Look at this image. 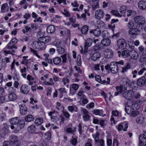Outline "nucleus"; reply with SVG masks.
Masks as SVG:
<instances>
[{"instance_id": "nucleus-1", "label": "nucleus", "mask_w": 146, "mask_h": 146, "mask_svg": "<svg viewBox=\"0 0 146 146\" xmlns=\"http://www.w3.org/2000/svg\"><path fill=\"white\" fill-rule=\"evenodd\" d=\"M121 81L123 84V85L124 86L121 85L119 86H116V88L117 92L115 93V96H117L119 94H121L122 93L123 91L125 90H127V88L125 86L132 88L134 86L135 83V81H130L127 78H123Z\"/></svg>"}, {"instance_id": "nucleus-2", "label": "nucleus", "mask_w": 146, "mask_h": 146, "mask_svg": "<svg viewBox=\"0 0 146 146\" xmlns=\"http://www.w3.org/2000/svg\"><path fill=\"white\" fill-rule=\"evenodd\" d=\"M134 21L135 22L136 27L142 29L144 25L146 23L145 19L142 16H137L134 18Z\"/></svg>"}, {"instance_id": "nucleus-3", "label": "nucleus", "mask_w": 146, "mask_h": 146, "mask_svg": "<svg viewBox=\"0 0 146 146\" xmlns=\"http://www.w3.org/2000/svg\"><path fill=\"white\" fill-rule=\"evenodd\" d=\"M125 90L123 91L122 96L127 100L132 99L134 96V92L132 90Z\"/></svg>"}, {"instance_id": "nucleus-4", "label": "nucleus", "mask_w": 146, "mask_h": 146, "mask_svg": "<svg viewBox=\"0 0 146 146\" xmlns=\"http://www.w3.org/2000/svg\"><path fill=\"white\" fill-rule=\"evenodd\" d=\"M118 66L117 63L115 62H112L110 65V69L111 72L113 74H116L118 71Z\"/></svg>"}, {"instance_id": "nucleus-5", "label": "nucleus", "mask_w": 146, "mask_h": 146, "mask_svg": "<svg viewBox=\"0 0 146 146\" xmlns=\"http://www.w3.org/2000/svg\"><path fill=\"white\" fill-rule=\"evenodd\" d=\"M105 15L104 11L101 9L96 10L95 13V18L97 19H100L103 18Z\"/></svg>"}, {"instance_id": "nucleus-6", "label": "nucleus", "mask_w": 146, "mask_h": 146, "mask_svg": "<svg viewBox=\"0 0 146 146\" xmlns=\"http://www.w3.org/2000/svg\"><path fill=\"white\" fill-rule=\"evenodd\" d=\"M140 29L136 27V26L134 27L129 29L128 31V33L129 34L133 35H139L140 30Z\"/></svg>"}, {"instance_id": "nucleus-7", "label": "nucleus", "mask_w": 146, "mask_h": 146, "mask_svg": "<svg viewBox=\"0 0 146 146\" xmlns=\"http://www.w3.org/2000/svg\"><path fill=\"white\" fill-rule=\"evenodd\" d=\"M30 90V88L26 84H22L20 88L21 92L24 94H28Z\"/></svg>"}, {"instance_id": "nucleus-8", "label": "nucleus", "mask_w": 146, "mask_h": 146, "mask_svg": "<svg viewBox=\"0 0 146 146\" xmlns=\"http://www.w3.org/2000/svg\"><path fill=\"white\" fill-rule=\"evenodd\" d=\"M127 45L126 40L124 39H119L117 42V46L119 49L124 48Z\"/></svg>"}, {"instance_id": "nucleus-9", "label": "nucleus", "mask_w": 146, "mask_h": 146, "mask_svg": "<svg viewBox=\"0 0 146 146\" xmlns=\"http://www.w3.org/2000/svg\"><path fill=\"white\" fill-rule=\"evenodd\" d=\"M139 144L140 146L146 145V136L145 134H142L140 135Z\"/></svg>"}, {"instance_id": "nucleus-10", "label": "nucleus", "mask_w": 146, "mask_h": 146, "mask_svg": "<svg viewBox=\"0 0 146 146\" xmlns=\"http://www.w3.org/2000/svg\"><path fill=\"white\" fill-rule=\"evenodd\" d=\"M139 52L143 55L141 57V59L139 60L140 62H142L144 61L145 56L144 55L146 54V48H145L142 46H140L139 48Z\"/></svg>"}, {"instance_id": "nucleus-11", "label": "nucleus", "mask_w": 146, "mask_h": 146, "mask_svg": "<svg viewBox=\"0 0 146 146\" xmlns=\"http://www.w3.org/2000/svg\"><path fill=\"white\" fill-rule=\"evenodd\" d=\"M92 42L93 40L91 38H88L86 40L84 46V52L83 53V51H81V53H85L87 51L88 49V47L91 46Z\"/></svg>"}, {"instance_id": "nucleus-12", "label": "nucleus", "mask_w": 146, "mask_h": 146, "mask_svg": "<svg viewBox=\"0 0 146 146\" xmlns=\"http://www.w3.org/2000/svg\"><path fill=\"white\" fill-rule=\"evenodd\" d=\"M79 86L78 84H73L71 85V87L70 88V94L72 95L76 92V90L78 89Z\"/></svg>"}, {"instance_id": "nucleus-13", "label": "nucleus", "mask_w": 146, "mask_h": 146, "mask_svg": "<svg viewBox=\"0 0 146 146\" xmlns=\"http://www.w3.org/2000/svg\"><path fill=\"white\" fill-rule=\"evenodd\" d=\"M104 54L106 57L110 58L113 56V52L111 49H107L105 50Z\"/></svg>"}, {"instance_id": "nucleus-14", "label": "nucleus", "mask_w": 146, "mask_h": 146, "mask_svg": "<svg viewBox=\"0 0 146 146\" xmlns=\"http://www.w3.org/2000/svg\"><path fill=\"white\" fill-rule=\"evenodd\" d=\"M145 77L143 76L138 79L137 80V85L139 86H142L146 85Z\"/></svg>"}, {"instance_id": "nucleus-15", "label": "nucleus", "mask_w": 146, "mask_h": 146, "mask_svg": "<svg viewBox=\"0 0 146 146\" xmlns=\"http://www.w3.org/2000/svg\"><path fill=\"white\" fill-rule=\"evenodd\" d=\"M20 113L22 115L26 114L27 112V109L25 105L23 104L19 105Z\"/></svg>"}, {"instance_id": "nucleus-16", "label": "nucleus", "mask_w": 146, "mask_h": 146, "mask_svg": "<svg viewBox=\"0 0 146 146\" xmlns=\"http://www.w3.org/2000/svg\"><path fill=\"white\" fill-rule=\"evenodd\" d=\"M118 56L119 57H120L121 55L124 58L130 56V55L129 51L126 49L123 50L121 52L119 51L118 52Z\"/></svg>"}, {"instance_id": "nucleus-17", "label": "nucleus", "mask_w": 146, "mask_h": 146, "mask_svg": "<svg viewBox=\"0 0 146 146\" xmlns=\"http://www.w3.org/2000/svg\"><path fill=\"white\" fill-rule=\"evenodd\" d=\"M17 128L16 129L17 132L19 131V130L23 128L25 126V121L23 120H19L17 124Z\"/></svg>"}, {"instance_id": "nucleus-18", "label": "nucleus", "mask_w": 146, "mask_h": 146, "mask_svg": "<svg viewBox=\"0 0 146 146\" xmlns=\"http://www.w3.org/2000/svg\"><path fill=\"white\" fill-rule=\"evenodd\" d=\"M130 56L131 58L134 60H136L139 57L138 53L135 50H133L130 51Z\"/></svg>"}, {"instance_id": "nucleus-19", "label": "nucleus", "mask_w": 146, "mask_h": 146, "mask_svg": "<svg viewBox=\"0 0 146 146\" xmlns=\"http://www.w3.org/2000/svg\"><path fill=\"white\" fill-rule=\"evenodd\" d=\"M138 8L142 10L146 9V1H139L137 4Z\"/></svg>"}, {"instance_id": "nucleus-20", "label": "nucleus", "mask_w": 146, "mask_h": 146, "mask_svg": "<svg viewBox=\"0 0 146 146\" xmlns=\"http://www.w3.org/2000/svg\"><path fill=\"white\" fill-rule=\"evenodd\" d=\"M102 44L104 46H108L110 45L111 43V41L109 39L104 38L101 41Z\"/></svg>"}, {"instance_id": "nucleus-21", "label": "nucleus", "mask_w": 146, "mask_h": 146, "mask_svg": "<svg viewBox=\"0 0 146 146\" xmlns=\"http://www.w3.org/2000/svg\"><path fill=\"white\" fill-rule=\"evenodd\" d=\"M101 56L100 54L98 52L94 53L91 56V59L93 61H95L99 58Z\"/></svg>"}, {"instance_id": "nucleus-22", "label": "nucleus", "mask_w": 146, "mask_h": 146, "mask_svg": "<svg viewBox=\"0 0 146 146\" xmlns=\"http://www.w3.org/2000/svg\"><path fill=\"white\" fill-rule=\"evenodd\" d=\"M90 33L93 34L96 36H100L101 31L99 29H96L94 30H92L90 31Z\"/></svg>"}, {"instance_id": "nucleus-23", "label": "nucleus", "mask_w": 146, "mask_h": 146, "mask_svg": "<svg viewBox=\"0 0 146 146\" xmlns=\"http://www.w3.org/2000/svg\"><path fill=\"white\" fill-rule=\"evenodd\" d=\"M1 12L2 13L6 12L9 11V7L7 3L3 4L1 6Z\"/></svg>"}, {"instance_id": "nucleus-24", "label": "nucleus", "mask_w": 146, "mask_h": 146, "mask_svg": "<svg viewBox=\"0 0 146 146\" xmlns=\"http://www.w3.org/2000/svg\"><path fill=\"white\" fill-rule=\"evenodd\" d=\"M62 59L61 57L56 56L53 58L52 61L54 64L55 65H58L61 62Z\"/></svg>"}, {"instance_id": "nucleus-25", "label": "nucleus", "mask_w": 146, "mask_h": 146, "mask_svg": "<svg viewBox=\"0 0 146 146\" xmlns=\"http://www.w3.org/2000/svg\"><path fill=\"white\" fill-rule=\"evenodd\" d=\"M8 98L9 101H14L17 99V96L14 93L10 94L8 96Z\"/></svg>"}, {"instance_id": "nucleus-26", "label": "nucleus", "mask_w": 146, "mask_h": 146, "mask_svg": "<svg viewBox=\"0 0 146 146\" xmlns=\"http://www.w3.org/2000/svg\"><path fill=\"white\" fill-rule=\"evenodd\" d=\"M55 31V27L53 25H51L48 26L47 29L46 31L48 33H53Z\"/></svg>"}, {"instance_id": "nucleus-27", "label": "nucleus", "mask_w": 146, "mask_h": 146, "mask_svg": "<svg viewBox=\"0 0 146 146\" xmlns=\"http://www.w3.org/2000/svg\"><path fill=\"white\" fill-rule=\"evenodd\" d=\"M126 25L127 27L130 29H131L135 26V23L132 20L129 21Z\"/></svg>"}, {"instance_id": "nucleus-28", "label": "nucleus", "mask_w": 146, "mask_h": 146, "mask_svg": "<svg viewBox=\"0 0 146 146\" xmlns=\"http://www.w3.org/2000/svg\"><path fill=\"white\" fill-rule=\"evenodd\" d=\"M33 116L31 115H28L26 116L25 117V120L27 122H31L34 119Z\"/></svg>"}, {"instance_id": "nucleus-29", "label": "nucleus", "mask_w": 146, "mask_h": 146, "mask_svg": "<svg viewBox=\"0 0 146 146\" xmlns=\"http://www.w3.org/2000/svg\"><path fill=\"white\" fill-rule=\"evenodd\" d=\"M88 30V27L87 26H83L81 30L82 33L84 35H85L87 33Z\"/></svg>"}, {"instance_id": "nucleus-30", "label": "nucleus", "mask_w": 146, "mask_h": 146, "mask_svg": "<svg viewBox=\"0 0 146 146\" xmlns=\"http://www.w3.org/2000/svg\"><path fill=\"white\" fill-rule=\"evenodd\" d=\"M76 127H74L73 129L71 127H68L66 129V131L67 133H71L73 134H74V132L76 131Z\"/></svg>"}, {"instance_id": "nucleus-31", "label": "nucleus", "mask_w": 146, "mask_h": 146, "mask_svg": "<svg viewBox=\"0 0 146 146\" xmlns=\"http://www.w3.org/2000/svg\"><path fill=\"white\" fill-rule=\"evenodd\" d=\"M19 120L18 119L17 117H15L11 119L10 120V122L12 125H16Z\"/></svg>"}, {"instance_id": "nucleus-32", "label": "nucleus", "mask_w": 146, "mask_h": 146, "mask_svg": "<svg viewBox=\"0 0 146 146\" xmlns=\"http://www.w3.org/2000/svg\"><path fill=\"white\" fill-rule=\"evenodd\" d=\"M43 122V119L42 117L36 119L35 121V124L36 126L41 125Z\"/></svg>"}, {"instance_id": "nucleus-33", "label": "nucleus", "mask_w": 146, "mask_h": 146, "mask_svg": "<svg viewBox=\"0 0 146 146\" xmlns=\"http://www.w3.org/2000/svg\"><path fill=\"white\" fill-rule=\"evenodd\" d=\"M32 47L33 48L36 49L41 47L40 45V43L38 41H35L33 43Z\"/></svg>"}, {"instance_id": "nucleus-34", "label": "nucleus", "mask_w": 146, "mask_h": 146, "mask_svg": "<svg viewBox=\"0 0 146 146\" xmlns=\"http://www.w3.org/2000/svg\"><path fill=\"white\" fill-rule=\"evenodd\" d=\"M140 114L139 111L137 110H135L133 109H132V110L131 113V116L133 117H136Z\"/></svg>"}, {"instance_id": "nucleus-35", "label": "nucleus", "mask_w": 146, "mask_h": 146, "mask_svg": "<svg viewBox=\"0 0 146 146\" xmlns=\"http://www.w3.org/2000/svg\"><path fill=\"white\" fill-rule=\"evenodd\" d=\"M98 29L102 28L104 27L105 25V24L104 22L101 20H99L98 21Z\"/></svg>"}, {"instance_id": "nucleus-36", "label": "nucleus", "mask_w": 146, "mask_h": 146, "mask_svg": "<svg viewBox=\"0 0 146 146\" xmlns=\"http://www.w3.org/2000/svg\"><path fill=\"white\" fill-rule=\"evenodd\" d=\"M125 110L128 114H129L131 113L132 110L131 107L129 106L128 105H126L125 108Z\"/></svg>"}, {"instance_id": "nucleus-37", "label": "nucleus", "mask_w": 146, "mask_h": 146, "mask_svg": "<svg viewBox=\"0 0 146 146\" xmlns=\"http://www.w3.org/2000/svg\"><path fill=\"white\" fill-rule=\"evenodd\" d=\"M68 109L69 111L72 112L73 111L75 112L77 111V108L76 106H68Z\"/></svg>"}, {"instance_id": "nucleus-38", "label": "nucleus", "mask_w": 146, "mask_h": 146, "mask_svg": "<svg viewBox=\"0 0 146 146\" xmlns=\"http://www.w3.org/2000/svg\"><path fill=\"white\" fill-rule=\"evenodd\" d=\"M144 118L142 117H138L136 119L137 122L139 124H141L143 123Z\"/></svg>"}, {"instance_id": "nucleus-39", "label": "nucleus", "mask_w": 146, "mask_h": 146, "mask_svg": "<svg viewBox=\"0 0 146 146\" xmlns=\"http://www.w3.org/2000/svg\"><path fill=\"white\" fill-rule=\"evenodd\" d=\"M103 111L102 110H95L93 111V113L96 115H101L103 113Z\"/></svg>"}, {"instance_id": "nucleus-40", "label": "nucleus", "mask_w": 146, "mask_h": 146, "mask_svg": "<svg viewBox=\"0 0 146 146\" xmlns=\"http://www.w3.org/2000/svg\"><path fill=\"white\" fill-rule=\"evenodd\" d=\"M102 35L104 38H108L109 36V33L107 31H104L102 33Z\"/></svg>"}, {"instance_id": "nucleus-41", "label": "nucleus", "mask_w": 146, "mask_h": 146, "mask_svg": "<svg viewBox=\"0 0 146 146\" xmlns=\"http://www.w3.org/2000/svg\"><path fill=\"white\" fill-rule=\"evenodd\" d=\"M57 50L59 54H62L64 52L65 50L61 46H59L57 47Z\"/></svg>"}, {"instance_id": "nucleus-42", "label": "nucleus", "mask_w": 146, "mask_h": 146, "mask_svg": "<svg viewBox=\"0 0 146 146\" xmlns=\"http://www.w3.org/2000/svg\"><path fill=\"white\" fill-rule=\"evenodd\" d=\"M70 143L73 145H75L77 143V138L72 137L70 141Z\"/></svg>"}, {"instance_id": "nucleus-43", "label": "nucleus", "mask_w": 146, "mask_h": 146, "mask_svg": "<svg viewBox=\"0 0 146 146\" xmlns=\"http://www.w3.org/2000/svg\"><path fill=\"white\" fill-rule=\"evenodd\" d=\"M100 135V134L98 132H97L95 134L93 135V137L95 140V143H96V142L99 140V137Z\"/></svg>"}, {"instance_id": "nucleus-44", "label": "nucleus", "mask_w": 146, "mask_h": 146, "mask_svg": "<svg viewBox=\"0 0 146 146\" xmlns=\"http://www.w3.org/2000/svg\"><path fill=\"white\" fill-rule=\"evenodd\" d=\"M15 45V44L12 45L8 43L6 46V47L8 49H12L13 48L17 49V46Z\"/></svg>"}, {"instance_id": "nucleus-45", "label": "nucleus", "mask_w": 146, "mask_h": 146, "mask_svg": "<svg viewBox=\"0 0 146 146\" xmlns=\"http://www.w3.org/2000/svg\"><path fill=\"white\" fill-rule=\"evenodd\" d=\"M28 130L31 132H33L35 130V127L34 125H32L28 127Z\"/></svg>"}, {"instance_id": "nucleus-46", "label": "nucleus", "mask_w": 146, "mask_h": 146, "mask_svg": "<svg viewBox=\"0 0 146 146\" xmlns=\"http://www.w3.org/2000/svg\"><path fill=\"white\" fill-rule=\"evenodd\" d=\"M10 140L12 143L18 139L17 137L14 135H12L9 137Z\"/></svg>"}, {"instance_id": "nucleus-47", "label": "nucleus", "mask_w": 146, "mask_h": 146, "mask_svg": "<svg viewBox=\"0 0 146 146\" xmlns=\"http://www.w3.org/2000/svg\"><path fill=\"white\" fill-rule=\"evenodd\" d=\"M81 112L83 116L86 115L89 113L86 109L83 108H81Z\"/></svg>"}, {"instance_id": "nucleus-48", "label": "nucleus", "mask_w": 146, "mask_h": 146, "mask_svg": "<svg viewBox=\"0 0 146 146\" xmlns=\"http://www.w3.org/2000/svg\"><path fill=\"white\" fill-rule=\"evenodd\" d=\"M127 8L125 6H122L120 9L119 12L122 14L125 13L126 12Z\"/></svg>"}, {"instance_id": "nucleus-49", "label": "nucleus", "mask_w": 146, "mask_h": 146, "mask_svg": "<svg viewBox=\"0 0 146 146\" xmlns=\"http://www.w3.org/2000/svg\"><path fill=\"white\" fill-rule=\"evenodd\" d=\"M127 17H129L130 16L132 15V16H133V15L134 14H135L136 13L134 11H132V10H128L127 11Z\"/></svg>"}, {"instance_id": "nucleus-50", "label": "nucleus", "mask_w": 146, "mask_h": 146, "mask_svg": "<svg viewBox=\"0 0 146 146\" xmlns=\"http://www.w3.org/2000/svg\"><path fill=\"white\" fill-rule=\"evenodd\" d=\"M30 52L32 53L34 55H35L38 58H40V56L38 54L36 50L33 49L32 48H31Z\"/></svg>"}, {"instance_id": "nucleus-51", "label": "nucleus", "mask_w": 146, "mask_h": 146, "mask_svg": "<svg viewBox=\"0 0 146 146\" xmlns=\"http://www.w3.org/2000/svg\"><path fill=\"white\" fill-rule=\"evenodd\" d=\"M17 42V40L16 38H13L9 44L12 45L15 44Z\"/></svg>"}, {"instance_id": "nucleus-52", "label": "nucleus", "mask_w": 146, "mask_h": 146, "mask_svg": "<svg viewBox=\"0 0 146 146\" xmlns=\"http://www.w3.org/2000/svg\"><path fill=\"white\" fill-rule=\"evenodd\" d=\"M130 68V66L129 65H127L126 66L122 68V70L121 71L122 73H124L126 72Z\"/></svg>"}, {"instance_id": "nucleus-53", "label": "nucleus", "mask_w": 146, "mask_h": 146, "mask_svg": "<svg viewBox=\"0 0 146 146\" xmlns=\"http://www.w3.org/2000/svg\"><path fill=\"white\" fill-rule=\"evenodd\" d=\"M111 13L112 14L114 15L121 17V15H120L118 12L117 11L115 10H112L111 11Z\"/></svg>"}, {"instance_id": "nucleus-54", "label": "nucleus", "mask_w": 146, "mask_h": 146, "mask_svg": "<svg viewBox=\"0 0 146 146\" xmlns=\"http://www.w3.org/2000/svg\"><path fill=\"white\" fill-rule=\"evenodd\" d=\"M37 36L38 37V39H40L44 36V33L41 31H38L37 33Z\"/></svg>"}, {"instance_id": "nucleus-55", "label": "nucleus", "mask_w": 146, "mask_h": 146, "mask_svg": "<svg viewBox=\"0 0 146 146\" xmlns=\"http://www.w3.org/2000/svg\"><path fill=\"white\" fill-rule=\"evenodd\" d=\"M92 140L91 139H88L87 141V142L85 144V146H92Z\"/></svg>"}, {"instance_id": "nucleus-56", "label": "nucleus", "mask_w": 146, "mask_h": 146, "mask_svg": "<svg viewBox=\"0 0 146 146\" xmlns=\"http://www.w3.org/2000/svg\"><path fill=\"white\" fill-rule=\"evenodd\" d=\"M95 78L96 80L100 83H102V80L100 76L98 75H96L95 76Z\"/></svg>"}, {"instance_id": "nucleus-57", "label": "nucleus", "mask_w": 146, "mask_h": 146, "mask_svg": "<svg viewBox=\"0 0 146 146\" xmlns=\"http://www.w3.org/2000/svg\"><path fill=\"white\" fill-rule=\"evenodd\" d=\"M123 126V130L126 131H127V129L128 128V124L126 122H125L122 123Z\"/></svg>"}, {"instance_id": "nucleus-58", "label": "nucleus", "mask_w": 146, "mask_h": 146, "mask_svg": "<svg viewBox=\"0 0 146 146\" xmlns=\"http://www.w3.org/2000/svg\"><path fill=\"white\" fill-rule=\"evenodd\" d=\"M45 137L46 139L48 140H49L51 138V134L49 132H47L46 133L44 136Z\"/></svg>"}, {"instance_id": "nucleus-59", "label": "nucleus", "mask_w": 146, "mask_h": 146, "mask_svg": "<svg viewBox=\"0 0 146 146\" xmlns=\"http://www.w3.org/2000/svg\"><path fill=\"white\" fill-rule=\"evenodd\" d=\"M71 5L73 7H77L79 6V4L78 3L77 1L76 0H75L74 2L71 3Z\"/></svg>"}, {"instance_id": "nucleus-60", "label": "nucleus", "mask_w": 146, "mask_h": 146, "mask_svg": "<svg viewBox=\"0 0 146 146\" xmlns=\"http://www.w3.org/2000/svg\"><path fill=\"white\" fill-rule=\"evenodd\" d=\"M62 13L64 15H65L67 17H69L70 16V15L69 12L65 9H64V11L62 12Z\"/></svg>"}, {"instance_id": "nucleus-61", "label": "nucleus", "mask_w": 146, "mask_h": 146, "mask_svg": "<svg viewBox=\"0 0 146 146\" xmlns=\"http://www.w3.org/2000/svg\"><path fill=\"white\" fill-rule=\"evenodd\" d=\"M69 82V80L68 78H64L62 79V82H63V84L64 85L66 84V82L68 83Z\"/></svg>"}, {"instance_id": "nucleus-62", "label": "nucleus", "mask_w": 146, "mask_h": 146, "mask_svg": "<svg viewBox=\"0 0 146 146\" xmlns=\"http://www.w3.org/2000/svg\"><path fill=\"white\" fill-rule=\"evenodd\" d=\"M98 143L101 146H104V140L101 139L98 140L96 143Z\"/></svg>"}, {"instance_id": "nucleus-63", "label": "nucleus", "mask_w": 146, "mask_h": 146, "mask_svg": "<svg viewBox=\"0 0 146 146\" xmlns=\"http://www.w3.org/2000/svg\"><path fill=\"white\" fill-rule=\"evenodd\" d=\"M31 16L28 13H25L23 17L24 18L27 20L30 18Z\"/></svg>"}, {"instance_id": "nucleus-64", "label": "nucleus", "mask_w": 146, "mask_h": 146, "mask_svg": "<svg viewBox=\"0 0 146 146\" xmlns=\"http://www.w3.org/2000/svg\"><path fill=\"white\" fill-rule=\"evenodd\" d=\"M146 70V68L145 67H143L138 72V74L139 75H142L144 72Z\"/></svg>"}]
</instances>
